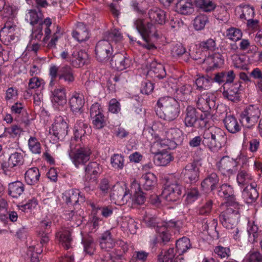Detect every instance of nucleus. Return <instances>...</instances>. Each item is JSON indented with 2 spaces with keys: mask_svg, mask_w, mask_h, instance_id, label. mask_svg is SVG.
Wrapping results in <instances>:
<instances>
[{
  "mask_svg": "<svg viewBox=\"0 0 262 262\" xmlns=\"http://www.w3.org/2000/svg\"><path fill=\"white\" fill-rule=\"evenodd\" d=\"M225 140L224 132L219 127L212 126L204 131L203 140L200 136H196L190 140L189 145L192 147H198L202 141L211 150L216 151L221 148Z\"/></svg>",
  "mask_w": 262,
  "mask_h": 262,
  "instance_id": "nucleus-1",
  "label": "nucleus"
},
{
  "mask_svg": "<svg viewBox=\"0 0 262 262\" xmlns=\"http://www.w3.org/2000/svg\"><path fill=\"white\" fill-rule=\"evenodd\" d=\"M156 114L159 118L167 121L176 119L180 112L178 101L170 97L160 98L157 102Z\"/></svg>",
  "mask_w": 262,
  "mask_h": 262,
  "instance_id": "nucleus-2",
  "label": "nucleus"
},
{
  "mask_svg": "<svg viewBox=\"0 0 262 262\" xmlns=\"http://www.w3.org/2000/svg\"><path fill=\"white\" fill-rule=\"evenodd\" d=\"M184 139V135L181 129L177 127H171L165 132L162 137H155L153 147L160 146L173 149L177 145L181 144Z\"/></svg>",
  "mask_w": 262,
  "mask_h": 262,
  "instance_id": "nucleus-3",
  "label": "nucleus"
},
{
  "mask_svg": "<svg viewBox=\"0 0 262 262\" xmlns=\"http://www.w3.org/2000/svg\"><path fill=\"white\" fill-rule=\"evenodd\" d=\"M68 155L72 163L77 168L84 165L90 159L91 149L80 143H76L75 140H71Z\"/></svg>",
  "mask_w": 262,
  "mask_h": 262,
  "instance_id": "nucleus-4",
  "label": "nucleus"
},
{
  "mask_svg": "<svg viewBox=\"0 0 262 262\" xmlns=\"http://www.w3.org/2000/svg\"><path fill=\"white\" fill-rule=\"evenodd\" d=\"M247 162V158L240 153L235 159L224 157L216 164L218 169L225 176H229L238 169V167L244 165Z\"/></svg>",
  "mask_w": 262,
  "mask_h": 262,
  "instance_id": "nucleus-5",
  "label": "nucleus"
},
{
  "mask_svg": "<svg viewBox=\"0 0 262 262\" xmlns=\"http://www.w3.org/2000/svg\"><path fill=\"white\" fill-rule=\"evenodd\" d=\"M183 186L178 181L172 180L165 185L161 194V199L167 203L174 202L181 197Z\"/></svg>",
  "mask_w": 262,
  "mask_h": 262,
  "instance_id": "nucleus-6",
  "label": "nucleus"
},
{
  "mask_svg": "<svg viewBox=\"0 0 262 262\" xmlns=\"http://www.w3.org/2000/svg\"><path fill=\"white\" fill-rule=\"evenodd\" d=\"M136 31L140 34L143 39L146 42L144 45V47L149 50H152L155 48V46L152 43H148L147 41L149 38L152 37H158L156 28L151 24H148L145 26L144 23L142 20H138L135 23Z\"/></svg>",
  "mask_w": 262,
  "mask_h": 262,
  "instance_id": "nucleus-7",
  "label": "nucleus"
},
{
  "mask_svg": "<svg viewBox=\"0 0 262 262\" xmlns=\"http://www.w3.org/2000/svg\"><path fill=\"white\" fill-rule=\"evenodd\" d=\"M41 14L38 13L36 11L30 10L26 16V20L31 25H34L37 24L41 25L42 28L45 29V37L43 41L46 42L51 37V29H50L52 24L50 18H46L43 22L41 21Z\"/></svg>",
  "mask_w": 262,
  "mask_h": 262,
  "instance_id": "nucleus-8",
  "label": "nucleus"
},
{
  "mask_svg": "<svg viewBox=\"0 0 262 262\" xmlns=\"http://www.w3.org/2000/svg\"><path fill=\"white\" fill-rule=\"evenodd\" d=\"M20 33V29L14 21H7L4 27L0 31V39L6 45L17 38Z\"/></svg>",
  "mask_w": 262,
  "mask_h": 262,
  "instance_id": "nucleus-9",
  "label": "nucleus"
},
{
  "mask_svg": "<svg viewBox=\"0 0 262 262\" xmlns=\"http://www.w3.org/2000/svg\"><path fill=\"white\" fill-rule=\"evenodd\" d=\"M260 116V111L258 107L250 105L246 107L241 114V122L249 128L253 126Z\"/></svg>",
  "mask_w": 262,
  "mask_h": 262,
  "instance_id": "nucleus-10",
  "label": "nucleus"
},
{
  "mask_svg": "<svg viewBox=\"0 0 262 262\" xmlns=\"http://www.w3.org/2000/svg\"><path fill=\"white\" fill-rule=\"evenodd\" d=\"M237 206H230L220 215V221L222 225L227 229H233L237 225L240 215L238 210L233 208V207L236 208Z\"/></svg>",
  "mask_w": 262,
  "mask_h": 262,
  "instance_id": "nucleus-11",
  "label": "nucleus"
},
{
  "mask_svg": "<svg viewBox=\"0 0 262 262\" xmlns=\"http://www.w3.org/2000/svg\"><path fill=\"white\" fill-rule=\"evenodd\" d=\"M90 116L92 123L96 128L100 129L104 126L106 119L100 104L95 103L91 106Z\"/></svg>",
  "mask_w": 262,
  "mask_h": 262,
  "instance_id": "nucleus-12",
  "label": "nucleus"
},
{
  "mask_svg": "<svg viewBox=\"0 0 262 262\" xmlns=\"http://www.w3.org/2000/svg\"><path fill=\"white\" fill-rule=\"evenodd\" d=\"M202 166V162L201 160L194 161L186 165L181 173V176L188 179L191 183L195 182L198 180L199 170Z\"/></svg>",
  "mask_w": 262,
  "mask_h": 262,
  "instance_id": "nucleus-13",
  "label": "nucleus"
},
{
  "mask_svg": "<svg viewBox=\"0 0 262 262\" xmlns=\"http://www.w3.org/2000/svg\"><path fill=\"white\" fill-rule=\"evenodd\" d=\"M40 243L37 245L30 246L27 251V255L30 258L31 262H39L38 254L42 252V247L46 245L50 240L48 233L42 232L40 233Z\"/></svg>",
  "mask_w": 262,
  "mask_h": 262,
  "instance_id": "nucleus-14",
  "label": "nucleus"
},
{
  "mask_svg": "<svg viewBox=\"0 0 262 262\" xmlns=\"http://www.w3.org/2000/svg\"><path fill=\"white\" fill-rule=\"evenodd\" d=\"M68 126L67 122L62 117H57L50 129V133L58 139L62 140L68 134Z\"/></svg>",
  "mask_w": 262,
  "mask_h": 262,
  "instance_id": "nucleus-15",
  "label": "nucleus"
},
{
  "mask_svg": "<svg viewBox=\"0 0 262 262\" xmlns=\"http://www.w3.org/2000/svg\"><path fill=\"white\" fill-rule=\"evenodd\" d=\"M181 223L179 222H173L170 221L168 222H165L161 226H157L156 231L158 234L157 242L161 241L162 242H167L170 240V234L168 232V228H176L179 229L180 227Z\"/></svg>",
  "mask_w": 262,
  "mask_h": 262,
  "instance_id": "nucleus-16",
  "label": "nucleus"
},
{
  "mask_svg": "<svg viewBox=\"0 0 262 262\" xmlns=\"http://www.w3.org/2000/svg\"><path fill=\"white\" fill-rule=\"evenodd\" d=\"M112 45L106 39L99 41L96 47L97 59L101 62L105 61L112 53Z\"/></svg>",
  "mask_w": 262,
  "mask_h": 262,
  "instance_id": "nucleus-17",
  "label": "nucleus"
},
{
  "mask_svg": "<svg viewBox=\"0 0 262 262\" xmlns=\"http://www.w3.org/2000/svg\"><path fill=\"white\" fill-rule=\"evenodd\" d=\"M216 93L207 92L202 95L197 102V106L199 109L209 110L214 108L216 105Z\"/></svg>",
  "mask_w": 262,
  "mask_h": 262,
  "instance_id": "nucleus-18",
  "label": "nucleus"
},
{
  "mask_svg": "<svg viewBox=\"0 0 262 262\" xmlns=\"http://www.w3.org/2000/svg\"><path fill=\"white\" fill-rule=\"evenodd\" d=\"M154 146V142L151 147V151L154 154V162L158 166H165L168 164L172 160L170 154L164 150L159 151V148L162 147L160 146Z\"/></svg>",
  "mask_w": 262,
  "mask_h": 262,
  "instance_id": "nucleus-19",
  "label": "nucleus"
},
{
  "mask_svg": "<svg viewBox=\"0 0 262 262\" xmlns=\"http://www.w3.org/2000/svg\"><path fill=\"white\" fill-rule=\"evenodd\" d=\"M218 195L226 199L229 206H238L231 186L227 184H222L218 190Z\"/></svg>",
  "mask_w": 262,
  "mask_h": 262,
  "instance_id": "nucleus-20",
  "label": "nucleus"
},
{
  "mask_svg": "<svg viewBox=\"0 0 262 262\" xmlns=\"http://www.w3.org/2000/svg\"><path fill=\"white\" fill-rule=\"evenodd\" d=\"M241 84L239 82H236L230 85L229 87L225 85L223 95L225 99L231 101H236L239 100L240 88Z\"/></svg>",
  "mask_w": 262,
  "mask_h": 262,
  "instance_id": "nucleus-21",
  "label": "nucleus"
},
{
  "mask_svg": "<svg viewBox=\"0 0 262 262\" xmlns=\"http://www.w3.org/2000/svg\"><path fill=\"white\" fill-rule=\"evenodd\" d=\"M70 108L75 114H81L84 104V96L82 94L74 92L69 100Z\"/></svg>",
  "mask_w": 262,
  "mask_h": 262,
  "instance_id": "nucleus-22",
  "label": "nucleus"
},
{
  "mask_svg": "<svg viewBox=\"0 0 262 262\" xmlns=\"http://www.w3.org/2000/svg\"><path fill=\"white\" fill-rule=\"evenodd\" d=\"M236 15L242 21L253 18L255 12L254 8L249 5H241L235 9Z\"/></svg>",
  "mask_w": 262,
  "mask_h": 262,
  "instance_id": "nucleus-23",
  "label": "nucleus"
},
{
  "mask_svg": "<svg viewBox=\"0 0 262 262\" xmlns=\"http://www.w3.org/2000/svg\"><path fill=\"white\" fill-rule=\"evenodd\" d=\"M62 198L68 205H75L78 202L84 201V198L80 195V191L77 189L66 191L63 193Z\"/></svg>",
  "mask_w": 262,
  "mask_h": 262,
  "instance_id": "nucleus-24",
  "label": "nucleus"
},
{
  "mask_svg": "<svg viewBox=\"0 0 262 262\" xmlns=\"http://www.w3.org/2000/svg\"><path fill=\"white\" fill-rule=\"evenodd\" d=\"M224 60L219 54H214L212 56H208L203 59V68H206L207 71L213 70L220 64L223 63Z\"/></svg>",
  "mask_w": 262,
  "mask_h": 262,
  "instance_id": "nucleus-25",
  "label": "nucleus"
},
{
  "mask_svg": "<svg viewBox=\"0 0 262 262\" xmlns=\"http://www.w3.org/2000/svg\"><path fill=\"white\" fill-rule=\"evenodd\" d=\"M149 18L154 23L160 25L164 24L166 21V13L161 9L153 7L148 11Z\"/></svg>",
  "mask_w": 262,
  "mask_h": 262,
  "instance_id": "nucleus-26",
  "label": "nucleus"
},
{
  "mask_svg": "<svg viewBox=\"0 0 262 262\" xmlns=\"http://www.w3.org/2000/svg\"><path fill=\"white\" fill-rule=\"evenodd\" d=\"M242 196L247 204H251L255 202L258 196V193L255 188V184H251L247 186L242 191Z\"/></svg>",
  "mask_w": 262,
  "mask_h": 262,
  "instance_id": "nucleus-27",
  "label": "nucleus"
},
{
  "mask_svg": "<svg viewBox=\"0 0 262 262\" xmlns=\"http://www.w3.org/2000/svg\"><path fill=\"white\" fill-rule=\"evenodd\" d=\"M125 55L121 53H118L114 55L111 59L110 64L113 69L118 71H122L126 69L128 66Z\"/></svg>",
  "mask_w": 262,
  "mask_h": 262,
  "instance_id": "nucleus-28",
  "label": "nucleus"
},
{
  "mask_svg": "<svg viewBox=\"0 0 262 262\" xmlns=\"http://www.w3.org/2000/svg\"><path fill=\"white\" fill-rule=\"evenodd\" d=\"M175 9L177 12L183 15H189L194 11L191 0H178Z\"/></svg>",
  "mask_w": 262,
  "mask_h": 262,
  "instance_id": "nucleus-29",
  "label": "nucleus"
},
{
  "mask_svg": "<svg viewBox=\"0 0 262 262\" xmlns=\"http://www.w3.org/2000/svg\"><path fill=\"white\" fill-rule=\"evenodd\" d=\"M101 248L106 251H110L115 246V241L113 238L111 232L108 230L104 232L100 239Z\"/></svg>",
  "mask_w": 262,
  "mask_h": 262,
  "instance_id": "nucleus-30",
  "label": "nucleus"
},
{
  "mask_svg": "<svg viewBox=\"0 0 262 262\" xmlns=\"http://www.w3.org/2000/svg\"><path fill=\"white\" fill-rule=\"evenodd\" d=\"M72 35L73 37L79 42L85 41L89 38L86 27L82 23L77 24Z\"/></svg>",
  "mask_w": 262,
  "mask_h": 262,
  "instance_id": "nucleus-31",
  "label": "nucleus"
},
{
  "mask_svg": "<svg viewBox=\"0 0 262 262\" xmlns=\"http://www.w3.org/2000/svg\"><path fill=\"white\" fill-rule=\"evenodd\" d=\"M52 101L53 105L57 108L63 106L67 103V98L64 88L55 89L53 92Z\"/></svg>",
  "mask_w": 262,
  "mask_h": 262,
  "instance_id": "nucleus-32",
  "label": "nucleus"
},
{
  "mask_svg": "<svg viewBox=\"0 0 262 262\" xmlns=\"http://www.w3.org/2000/svg\"><path fill=\"white\" fill-rule=\"evenodd\" d=\"M219 182V179L215 173H212L208 176L202 182L201 186L206 192L212 191L216 188Z\"/></svg>",
  "mask_w": 262,
  "mask_h": 262,
  "instance_id": "nucleus-33",
  "label": "nucleus"
},
{
  "mask_svg": "<svg viewBox=\"0 0 262 262\" xmlns=\"http://www.w3.org/2000/svg\"><path fill=\"white\" fill-rule=\"evenodd\" d=\"M56 238L59 243L65 249H68L71 247L73 239L71 232L68 230H63L56 234Z\"/></svg>",
  "mask_w": 262,
  "mask_h": 262,
  "instance_id": "nucleus-34",
  "label": "nucleus"
},
{
  "mask_svg": "<svg viewBox=\"0 0 262 262\" xmlns=\"http://www.w3.org/2000/svg\"><path fill=\"white\" fill-rule=\"evenodd\" d=\"M140 183L146 190H151L156 185L157 178L153 173L146 172L143 174Z\"/></svg>",
  "mask_w": 262,
  "mask_h": 262,
  "instance_id": "nucleus-35",
  "label": "nucleus"
},
{
  "mask_svg": "<svg viewBox=\"0 0 262 262\" xmlns=\"http://www.w3.org/2000/svg\"><path fill=\"white\" fill-rule=\"evenodd\" d=\"M225 126L230 133L234 134L241 129V125L237 119L232 115H228L224 119Z\"/></svg>",
  "mask_w": 262,
  "mask_h": 262,
  "instance_id": "nucleus-36",
  "label": "nucleus"
},
{
  "mask_svg": "<svg viewBox=\"0 0 262 262\" xmlns=\"http://www.w3.org/2000/svg\"><path fill=\"white\" fill-rule=\"evenodd\" d=\"M59 79L63 80L67 83H71L75 80V76L72 69L68 66H64L60 69L58 73Z\"/></svg>",
  "mask_w": 262,
  "mask_h": 262,
  "instance_id": "nucleus-37",
  "label": "nucleus"
},
{
  "mask_svg": "<svg viewBox=\"0 0 262 262\" xmlns=\"http://www.w3.org/2000/svg\"><path fill=\"white\" fill-rule=\"evenodd\" d=\"M89 130L90 128L86 124L81 121L77 122L74 126V139L73 140H76V143H79L78 139H80L81 141L82 136L86 134L87 132H89Z\"/></svg>",
  "mask_w": 262,
  "mask_h": 262,
  "instance_id": "nucleus-38",
  "label": "nucleus"
},
{
  "mask_svg": "<svg viewBox=\"0 0 262 262\" xmlns=\"http://www.w3.org/2000/svg\"><path fill=\"white\" fill-rule=\"evenodd\" d=\"M40 175L37 168L33 167L29 168L25 174V181L29 185H34L38 181Z\"/></svg>",
  "mask_w": 262,
  "mask_h": 262,
  "instance_id": "nucleus-39",
  "label": "nucleus"
},
{
  "mask_svg": "<svg viewBox=\"0 0 262 262\" xmlns=\"http://www.w3.org/2000/svg\"><path fill=\"white\" fill-rule=\"evenodd\" d=\"M198 114H199V112L194 107L190 106H188L186 109V114L185 118V125L189 127L193 126L198 120Z\"/></svg>",
  "mask_w": 262,
  "mask_h": 262,
  "instance_id": "nucleus-40",
  "label": "nucleus"
},
{
  "mask_svg": "<svg viewBox=\"0 0 262 262\" xmlns=\"http://www.w3.org/2000/svg\"><path fill=\"white\" fill-rule=\"evenodd\" d=\"M149 75L155 74V77L159 79L164 78L166 75L164 66L156 61H153L150 64V68L148 71Z\"/></svg>",
  "mask_w": 262,
  "mask_h": 262,
  "instance_id": "nucleus-41",
  "label": "nucleus"
},
{
  "mask_svg": "<svg viewBox=\"0 0 262 262\" xmlns=\"http://www.w3.org/2000/svg\"><path fill=\"white\" fill-rule=\"evenodd\" d=\"M23 163V156L21 153L15 152L9 156L8 162L4 164L6 167L13 168Z\"/></svg>",
  "mask_w": 262,
  "mask_h": 262,
  "instance_id": "nucleus-42",
  "label": "nucleus"
},
{
  "mask_svg": "<svg viewBox=\"0 0 262 262\" xmlns=\"http://www.w3.org/2000/svg\"><path fill=\"white\" fill-rule=\"evenodd\" d=\"M232 60L235 68L241 70L248 69L247 57L245 55H233L232 56Z\"/></svg>",
  "mask_w": 262,
  "mask_h": 262,
  "instance_id": "nucleus-43",
  "label": "nucleus"
},
{
  "mask_svg": "<svg viewBox=\"0 0 262 262\" xmlns=\"http://www.w3.org/2000/svg\"><path fill=\"white\" fill-rule=\"evenodd\" d=\"M72 63L74 66L80 67L84 64L88 59V54L83 51H79L73 53Z\"/></svg>",
  "mask_w": 262,
  "mask_h": 262,
  "instance_id": "nucleus-44",
  "label": "nucleus"
},
{
  "mask_svg": "<svg viewBox=\"0 0 262 262\" xmlns=\"http://www.w3.org/2000/svg\"><path fill=\"white\" fill-rule=\"evenodd\" d=\"M24 190V185L19 181L14 182L9 185V194L13 198L19 196Z\"/></svg>",
  "mask_w": 262,
  "mask_h": 262,
  "instance_id": "nucleus-45",
  "label": "nucleus"
},
{
  "mask_svg": "<svg viewBox=\"0 0 262 262\" xmlns=\"http://www.w3.org/2000/svg\"><path fill=\"white\" fill-rule=\"evenodd\" d=\"M191 248V245L189 239L186 237L180 238L176 243L177 252L179 255H182L186 252Z\"/></svg>",
  "mask_w": 262,
  "mask_h": 262,
  "instance_id": "nucleus-46",
  "label": "nucleus"
},
{
  "mask_svg": "<svg viewBox=\"0 0 262 262\" xmlns=\"http://www.w3.org/2000/svg\"><path fill=\"white\" fill-rule=\"evenodd\" d=\"M134 187L136 190L134 195V198H132V204H137L138 205L143 204L145 200V197L143 192L141 190L140 185L134 181L132 182V188Z\"/></svg>",
  "mask_w": 262,
  "mask_h": 262,
  "instance_id": "nucleus-47",
  "label": "nucleus"
},
{
  "mask_svg": "<svg viewBox=\"0 0 262 262\" xmlns=\"http://www.w3.org/2000/svg\"><path fill=\"white\" fill-rule=\"evenodd\" d=\"M224 36L231 41H237L242 38L243 33L238 28L231 27L226 30Z\"/></svg>",
  "mask_w": 262,
  "mask_h": 262,
  "instance_id": "nucleus-48",
  "label": "nucleus"
},
{
  "mask_svg": "<svg viewBox=\"0 0 262 262\" xmlns=\"http://www.w3.org/2000/svg\"><path fill=\"white\" fill-rule=\"evenodd\" d=\"M252 180V176L247 171L241 169L238 172L236 181L238 185H245L248 184Z\"/></svg>",
  "mask_w": 262,
  "mask_h": 262,
  "instance_id": "nucleus-49",
  "label": "nucleus"
},
{
  "mask_svg": "<svg viewBox=\"0 0 262 262\" xmlns=\"http://www.w3.org/2000/svg\"><path fill=\"white\" fill-rule=\"evenodd\" d=\"M50 28L51 29V32L53 31L54 33L48 45V47L50 48H52L55 47L57 41L58 39L61 37L62 33L60 28L58 26H52L51 25Z\"/></svg>",
  "mask_w": 262,
  "mask_h": 262,
  "instance_id": "nucleus-50",
  "label": "nucleus"
},
{
  "mask_svg": "<svg viewBox=\"0 0 262 262\" xmlns=\"http://www.w3.org/2000/svg\"><path fill=\"white\" fill-rule=\"evenodd\" d=\"M93 209L92 213L101 214L104 217L110 216L113 213V208L111 207H96L94 204H91Z\"/></svg>",
  "mask_w": 262,
  "mask_h": 262,
  "instance_id": "nucleus-51",
  "label": "nucleus"
},
{
  "mask_svg": "<svg viewBox=\"0 0 262 262\" xmlns=\"http://www.w3.org/2000/svg\"><path fill=\"white\" fill-rule=\"evenodd\" d=\"M29 150L35 154L41 152V144L38 140L35 137H30L28 141Z\"/></svg>",
  "mask_w": 262,
  "mask_h": 262,
  "instance_id": "nucleus-52",
  "label": "nucleus"
},
{
  "mask_svg": "<svg viewBox=\"0 0 262 262\" xmlns=\"http://www.w3.org/2000/svg\"><path fill=\"white\" fill-rule=\"evenodd\" d=\"M100 168L99 164L97 162L90 163L85 167V173L88 177H91L93 178L100 172Z\"/></svg>",
  "mask_w": 262,
  "mask_h": 262,
  "instance_id": "nucleus-53",
  "label": "nucleus"
},
{
  "mask_svg": "<svg viewBox=\"0 0 262 262\" xmlns=\"http://www.w3.org/2000/svg\"><path fill=\"white\" fill-rule=\"evenodd\" d=\"M82 243L83 246L84 252L85 253L89 255H92L94 253L95 250V245L92 238H83Z\"/></svg>",
  "mask_w": 262,
  "mask_h": 262,
  "instance_id": "nucleus-54",
  "label": "nucleus"
},
{
  "mask_svg": "<svg viewBox=\"0 0 262 262\" xmlns=\"http://www.w3.org/2000/svg\"><path fill=\"white\" fill-rule=\"evenodd\" d=\"M23 132V128L17 125H13L10 127L6 128L4 134L6 136L15 138L20 136Z\"/></svg>",
  "mask_w": 262,
  "mask_h": 262,
  "instance_id": "nucleus-55",
  "label": "nucleus"
},
{
  "mask_svg": "<svg viewBox=\"0 0 262 262\" xmlns=\"http://www.w3.org/2000/svg\"><path fill=\"white\" fill-rule=\"evenodd\" d=\"M196 4L198 7L205 12L211 11L216 7L215 4L209 0H197Z\"/></svg>",
  "mask_w": 262,
  "mask_h": 262,
  "instance_id": "nucleus-56",
  "label": "nucleus"
},
{
  "mask_svg": "<svg viewBox=\"0 0 262 262\" xmlns=\"http://www.w3.org/2000/svg\"><path fill=\"white\" fill-rule=\"evenodd\" d=\"M2 9H4L5 17H11L9 18V20H12L15 13V9L12 6L7 5L5 0H0V11Z\"/></svg>",
  "mask_w": 262,
  "mask_h": 262,
  "instance_id": "nucleus-57",
  "label": "nucleus"
},
{
  "mask_svg": "<svg viewBox=\"0 0 262 262\" xmlns=\"http://www.w3.org/2000/svg\"><path fill=\"white\" fill-rule=\"evenodd\" d=\"M195 84L200 90L206 89L211 85V79L208 77H200L196 79Z\"/></svg>",
  "mask_w": 262,
  "mask_h": 262,
  "instance_id": "nucleus-58",
  "label": "nucleus"
},
{
  "mask_svg": "<svg viewBox=\"0 0 262 262\" xmlns=\"http://www.w3.org/2000/svg\"><path fill=\"white\" fill-rule=\"evenodd\" d=\"M208 21L206 16L200 15L197 16L193 21V26L196 30H201L203 29Z\"/></svg>",
  "mask_w": 262,
  "mask_h": 262,
  "instance_id": "nucleus-59",
  "label": "nucleus"
},
{
  "mask_svg": "<svg viewBox=\"0 0 262 262\" xmlns=\"http://www.w3.org/2000/svg\"><path fill=\"white\" fill-rule=\"evenodd\" d=\"M244 262H262V255L257 251H250L245 257Z\"/></svg>",
  "mask_w": 262,
  "mask_h": 262,
  "instance_id": "nucleus-60",
  "label": "nucleus"
},
{
  "mask_svg": "<svg viewBox=\"0 0 262 262\" xmlns=\"http://www.w3.org/2000/svg\"><path fill=\"white\" fill-rule=\"evenodd\" d=\"M28 85L30 89L37 88L42 89L45 85V82L41 78L37 77H33L29 80Z\"/></svg>",
  "mask_w": 262,
  "mask_h": 262,
  "instance_id": "nucleus-61",
  "label": "nucleus"
},
{
  "mask_svg": "<svg viewBox=\"0 0 262 262\" xmlns=\"http://www.w3.org/2000/svg\"><path fill=\"white\" fill-rule=\"evenodd\" d=\"M111 163L115 169H121L123 166L124 160L119 154H114L111 159Z\"/></svg>",
  "mask_w": 262,
  "mask_h": 262,
  "instance_id": "nucleus-62",
  "label": "nucleus"
},
{
  "mask_svg": "<svg viewBox=\"0 0 262 262\" xmlns=\"http://www.w3.org/2000/svg\"><path fill=\"white\" fill-rule=\"evenodd\" d=\"M174 253V249H168L164 255H160L159 256V262H173V258L175 257Z\"/></svg>",
  "mask_w": 262,
  "mask_h": 262,
  "instance_id": "nucleus-63",
  "label": "nucleus"
},
{
  "mask_svg": "<svg viewBox=\"0 0 262 262\" xmlns=\"http://www.w3.org/2000/svg\"><path fill=\"white\" fill-rule=\"evenodd\" d=\"M251 75L255 79H259L256 88L258 91L262 92V72L258 68H255L251 73Z\"/></svg>",
  "mask_w": 262,
  "mask_h": 262,
  "instance_id": "nucleus-64",
  "label": "nucleus"
}]
</instances>
